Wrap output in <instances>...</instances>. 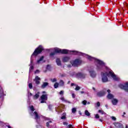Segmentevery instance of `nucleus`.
Here are the masks:
<instances>
[{"label":"nucleus","mask_w":128,"mask_h":128,"mask_svg":"<svg viewBox=\"0 0 128 128\" xmlns=\"http://www.w3.org/2000/svg\"><path fill=\"white\" fill-rule=\"evenodd\" d=\"M54 52H52L50 54V56H54L56 54H66L68 52H74V54H79L80 56H86V58L89 60H94L95 62H96V66L98 70H102V61L98 60L95 58L90 56L86 54H84L80 52H78L76 51H69L66 49H60L59 48H54Z\"/></svg>","instance_id":"nucleus-1"},{"label":"nucleus","mask_w":128,"mask_h":128,"mask_svg":"<svg viewBox=\"0 0 128 128\" xmlns=\"http://www.w3.org/2000/svg\"><path fill=\"white\" fill-rule=\"evenodd\" d=\"M34 117V120H36V122L40 124L42 120H48L46 123V126L48 128H54V123H53L52 121L50 119V118L44 117L41 115L40 114H38V112H34L33 113Z\"/></svg>","instance_id":"nucleus-2"},{"label":"nucleus","mask_w":128,"mask_h":128,"mask_svg":"<svg viewBox=\"0 0 128 128\" xmlns=\"http://www.w3.org/2000/svg\"><path fill=\"white\" fill-rule=\"evenodd\" d=\"M101 76L102 78V82H108V76L110 78V76H111V78H113V80H118L120 78L114 74V73L112 72V70H110L108 72H101Z\"/></svg>","instance_id":"nucleus-3"},{"label":"nucleus","mask_w":128,"mask_h":128,"mask_svg":"<svg viewBox=\"0 0 128 128\" xmlns=\"http://www.w3.org/2000/svg\"><path fill=\"white\" fill-rule=\"evenodd\" d=\"M44 50V48L42 46H39L36 49L34 53L32 54V56H31L30 58V70H34V66H32L33 60H32V56H36L38 54H40Z\"/></svg>","instance_id":"nucleus-4"},{"label":"nucleus","mask_w":128,"mask_h":128,"mask_svg":"<svg viewBox=\"0 0 128 128\" xmlns=\"http://www.w3.org/2000/svg\"><path fill=\"white\" fill-rule=\"evenodd\" d=\"M64 90H61L59 92V94H60V96H61L60 98V100H62V102H66L68 104H72V102H70L64 98Z\"/></svg>","instance_id":"nucleus-5"},{"label":"nucleus","mask_w":128,"mask_h":128,"mask_svg":"<svg viewBox=\"0 0 128 128\" xmlns=\"http://www.w3.org/2000/svg\"><path fill=\"white\" fill-rule=\"evenodd\" d=\"M70 64H72V66H80L82 64V60L80 59H76L74 61H71Z\"/></svg>","instance_id":"nucleus-6"},{"label":"nucleus","mask_w":128,"mask_h":128,"mask_svg":"<svg viewBox=\"0 0 128 128\" xmlns=\"http://www.w3.org/2000/svg\"><path fill=\"white\" fill-rule=\"evenodd\" d=\"M40 100L41 104H46V100H48V94H42L40 96Z\"/></svg>","instance_id":"nucleus-7"},{"label":"nucleus","mask_w":128,"mask_h":128,"mask_svg":"<svg viewBox=\"0 0 128 128\" xmlns=\"http://www.w3.org/2000/svg\"><path fill=\"white\" fill-rule=\"evenodd\" d=\"M119 88H120L124 90L126 92H128V82H126L125 85H124L122 84H120Z\"/></svg>","instance_id":"nucleus-8"},{"label":"nucleus","mask_w":128,"mask_h":128,"mask_svg":"<svg viewBox=\"0 0 128 128\" xmlns=\"http://www.w3.org/2000/svg\"><path fill=\"white\" fill-rule=\"evenodd\" d=\"M34 81L35 82L36 84H40V78L36 76L35 78L34 79Z\"/></svg>","instance_id":"nucleus-9"},{"label":"nucleus","mask_w":128,"mask_h":128,"mask_svg":"<svg viewBox=\"0 0 128 128\" xmlns=\"http://www.w3.org/2000/svg\"><path fill=\"white\" fill-rule=\"evenodd\" d=\"M106 94V93L104 91H100L97 92L96 96L99 98H102V96H104Z\"/></svg>","instance_id":"nucleus-10"},{"label":"nucleus","mask_w":128,"mask_h":128,"mask_svg":"<svg viewBox=\"0 0 128 128\" xmlns=\"http://www.w3.org/2000/svg\"><path fill=\"white\" fill-rule=\"evenodd\" d=\"M76 76L77 78H86V74L80 72L78 73Z\"/></svg>","instance_id":"nucleus-11"},{"label":"nucleus","mask_w":128,"mask_h":128,"mask_svg":"<svg viewBox=\"0 0 128 128\" xmlns=\"http://www.w3.org/2000/svg\"><path fill=\"white\" fill-rule=\"evenodd\" d=\"M89 72H90V76H92V78H96V72H94V70H89Z\"/></svg>","instance_id":"nucleus-12"},{"label":"nucleus","mask_w":128,"mask_h":128,"mask_svg":"<svg viewBox=\"0 0 128 128\" xmlns=\"http://www.w3.org/2000/svg\"><path fill=\"white\" fill-rule=\"evenodd\" d=\"M48 86V82H43L41 86V88H46Z\"/></svg>","instance_id":"nucleus-13"},{"label":"nucleus","mask_w":128,"mask_h":128,"mask_svg":"<svg viewBox=\"0 0 128 128\" xmlns=\"http://www.w3.org/2000/svg\"><path fill=\"white\" fill-rule=\"evenodd\" d=\"M124 4V8H122L123 10H128V4L126 3V2H124L123 3Z\"/></svg>","instance_id":"nucleus-14"},{"label":"nucleus","mask_w":128,"mask_h":128,"mask_svg":"<svg viewBox=\"0 0 128 128\" xmlns=\"http://www.w3.org/2000/svg\"><path fill=\"white\" fill-rule=\"evenodd\" d=\"M40 92H37L34 96H33V98L34 100H38V98H40Z\"/></svg>","instance_id":"nucleus-15"},{"label":"nucleus","mask_w":128,"mask_h":128,"mask_svg":"<svg viewBox=\"0 0 128 128\" xmlns=\"http://www.w3.org/2000/svg\"><path fill=\"white\" fill-rule=\"evenodd\" d=\"M62 60L64 62H68V60H70V57L64 56L62 58Z\"/></svg>","instance_id":"nucleus-16"},{"label":"nucleus","mask_w":128,"mask_h":128,"mask_svg":"<svg viewBox=\"0 0 128 128\" xmlns=\"http://www.w3.org/2000/svg\"><path fill=\"white\" fill-rule=\"evenodd\" d=\"M55 110L56 112H58V114H60V113L62 112V109H60V107L59 106L56 107L55 108Z\"/></svg>","instance_id":"nucleus-17"},{"label":"nucleus","mask_w":128,"mask_h":128,"mask_svg":"<svg viewBox=\"0 0 128 128\" xmlns=\"http://www.w3.org/2000/svg\"><path fill=\"white\" fill-rule=\"evenodd\" d=\"M115 126L116 128H122V124L120 123H116Z\"/></svg>","instance_id":"nucleus-18"},{"label":"nucleus","mask_w":128,"mask_h":128,"mask_svg":"<svg viewBox=\"0 0 128 128\" xmlns=\"http://www.w3.org/2000/svg\"><path fill=\"white\" fill-rule=\"evenodd\" d=\"M118 100L116 99H113L112 100V104L114 106H116V104H118Z\"/></svg>","instance_id":"nucleus-19"},{"label":"nucleus","mask_w":128,"mask_h":128,"mask_svg":"<svg viewBox=\"0 0 128 128\" xmlns=\"http://www.w3.org/2000/svg\"><path fill=\"white\" fill-rule=\"evenodd\" d=\"M56 62L58 66H61L62 62H60V58H57L56 60Z\"/></svg>","instance_id":"nucleus-20"},{"label":"nucleus","mask_w":128,"mask_h":128,"mask_svg":"<svg viewBox=\"0 0 128 128\" xmlns=\"http://www.w3.org/2000/svg\"><path fill=\"white\" fill-rule=\"evenodd\" d=\"M109 100H112V98H114V95L110 94H108L107 96Z\"/></svg>","instance_id":"nucleus-21"},{"label":"nucleus","mask_w":128,"mask_h":128,"mask_svg":"<svg viewBox=\"0 0 128 128\" xmlns=\"http://www.w3.org/2000/svg\"><path fill=\"white\" fill-rule=\"evenodd\" d=\"M59 84L60 86H64V80H60Z\"/></svg>","instance_id":"nucleus-22"},{"label":"nucleus","mask_w":128,"mask_h":128,"mask_svg":"<svg viewBox=\"0 0 128 128\" xmlns=\"http://www.w3.org/2000/svg\"><path fill=\"white\" fill-rule=\"evenodd\" d=\"M44 56H42L40 58V60H37V64H40V62L42 61V60H44Z\"/></svg>","instance_id":"nucleus-23"},{"label":"nucleus","mask_w":128,"mask_h":128,"mask_svg":"<svg viewBox=\"0 0 128 128\" xmlns=\"http://www.w3.org/2000/svg\"><path fill=\"white\" fill-rule=\"evenodd\" d=\"M0 94L1 95L0 98H2V96H6V94H4V90L2 89L0 90Z\"/></svg>","instance_id":"nucleus-24"},{"label":"nucleus","mask_w":128,"mask_h":128,"mask_svg":"<svg viewBox=\"0 0 128 128\" xmlns=\"http://www.w3.org/2000/svg\"><path fill=\"white\" fill-rule=\"evenodd\" d=\"M85 114L86 116H90V114L88 110H85Z\"/></svg>","instance_id":"nucleus-25"},{"label":"nucleus","mask_w":128,"mask_h":128,"mask_svg":"<svg viewBox=\"0 0 128 128\" xmlns=\"http://www.w3.org/2000/svg\"><path fill=\"white\" fill-rule=\"evenodd\" d=\"M58 84H59L58 83L56 82L54 84V88H58Z\"/></svg>","instance_id":"nucleus-26"},{"label":"nucleus","mask_w":128,"mask_h":128,"mask_svg":"<svg viewBox=\"0 0 128 128\" xmlns=\"http://www.w3.org/2000/svg\"><path fill=\"white\" fill-rule=\"evenodd\" d=\"M87 103L88 102L86 100H84L82 102V104H84V106H86Z\"/></svg>","instance_id":"nucleus-27"},{"label":"nucleus","mask_w":128,"mask_h":128,"mask_svg":"<svg viewBox=\"0 0 128 128\" xmlns=\"http://www.w3.org/2000/svg\"><path fill=\"white\" fill-rule=\"evenodd\" d=\"M98 112L101 114H104V112L102 110H99Z\"/></svg>","instance_id":"nucleus-28"},{"label":"nucleus","mask_w":128,"mask_h":128,"mask_svg":"<svg viewBox=\"0 0 128 128\" xmlns=\"http://www.w3.org/2000/svg\"><path fill=\"white\" fill-rule=\"evenodd\" d=\"M30 110L32 112H33L34 110V106H32L30 107Z\"/></svg>","instance_id":"nucleus-29"},{"label":"nucleus","mask_w":128,"mask_h":128,"mask_svg":"<svg viewBox=\"0 0 128 128\" xmlns=\"http://www.w3.org/2000/svg\"><path fill=\"white\" fill-rule=\"evenodd\" d=\"M76 112V108H72V114H74Z\"/></svg>","instance_id":"nucleus-30"},{"label":"nucleus","mask_w":128,"mask_h":128,"mask_svg":"<svg viewBox=\"0 0 128 128\" xmlns=\"http://www.w3.org/2000/svg\"><path fill=\"white\" fill-rule=\"evenodd\" d=\"M80 90V87L78 86V85L76 86V88H75V90Z\"/></svg>","instance_id":"nucleus-31"},{"label":"nucleus","mask_w":128,"mask_h":128,"mask_svg":"<svg viewBox=\"0 0 128 128\" xmlns=\"http://www.w3.org/2000/svg\"><path fill=\"white\" fill-rule=\"evenodd\" d=\"M50 80L52 82H56V78H54L53 79H51Z\"/></svg>","instance_id":"nucleus-32"},{"label":"nucleus","mask_w":128,"mask_h":128,"mask_svg":"<svg viewBox=\"0 0 128 128\" xmlns=\"http://www.w3.org/2000/svg\"><path fill=\"white\" fill-rule=\"evenodd\" d=\"M28 87L30 89L32 88V83L29 84Z\"/></svg>","instance_id":"nucleus-33"},{"label":"nucleus","mask_w":128,"mask_h":128,"mask_svg":"<svg viewBox=\"0 0 128 128\" xmlns=\"http://www.w3.org/2000/svg\"><path fill=\"white\" fill-rule=\"evenodd\" d=\"M111 118L112 120H116V117L112 116L111 117Z\"/></svg>","instance_id":"nucleus-34"},{"label":"nucleus","mask_w":128,"mask_h":128,"mask_svg":"<svg viewBox=\"0 0 128 128\" xmlns=\"http://www.w3.org/2000/svg\"><path fill=\"white\" fill-rule=\"evenodd\" d=\"M95 118H100V116L98 115V114H96L95 115Z\"/></svg>","instance_id":"nucleus-35"},{"label":"nucleus","mask_w":128,"mask_h":128,"mask_svg":"<svg viewBox=\"0 0 128 128\" xmlns=\"http://www.w3.org/2000/svg\"><path fill=\"white\" fill-rule=\"evenodd\" d=\"M66 116H62L61 117V120H66Z\"/></svg>","instance_id":"nucleus-36"},{"label":"nucleus","mask_w":128,"mask_h":128,"mask_svg":"<svg viewBox=\"0 0 128 128\" xmlns=\"http://www.w3.org/2000/svg\"><path fill=\"white\" fill-rule=\"evenodd\" d=\"M72 98H76V94L74 93L72 94Z\"/></svg>","instance_id":"nucleus-37"},{"label":"nucleus","mask_w":128,"mask_h":128,"mask_svg":"<svg viewBox=\"0 0 128 128\" xmlns=\"http://www.w3.org/2000/svg\"><path fill=\"white\" fill-rule=\"evenodd\" d=\"M68 128H72V124H69L68 126Z\"/></svg>","instance_id":"nucleus-38"},{"label":"nucleus","mask_w":128,"mask_h":128,"mask_svg":"<svg viewBox=\"0 0 128 128\" xmlns=\"http://www.w3.org/2000/svg\"><path fill=\"white\" fill-rule=\"evenodd\" d=\"M63 124L64 126H68V122H64Z\"/></svg>","instance_id":"nucleus-39"},{"label":"nucleus","mask_w":128,"mask_h":128,"mask_svg":"<svg viewBox=\"0 0 128 128\" xmlns=\"http://www.w3.org/2000/svg\"><path fill=\"white\" fill-rule=\"evenodd\" d=\"M76 86V84H75L74 83H72L71 86Z\"/></svg>","instance_id":"nucleus-40"},{"label":"nucleus","mask_w":128,"mask_h":128,"mask_svg":"<svg viewBox=\"0 0 128 128\" xmlns=\"http://www.w3.org/2000/svg\"><path fill=\"white\" fill-rule=\"evenodd\" d=\"M97 106H100V102H98L97 104Z\"/></svg>","instance_id":"nucleus-41"},{"label":"nucleus","mask_w":128,"mask_h":128,"mask_svg":"<svg viewBox=\"0 0 128 128\" xmlns=\"http://www.w3.org/2000/svg\"><path fill=\"white\" fill-rule=\"evenodd\" d=\"M38 72H40V70H36L35 72V74H38Z\"/></svg>","instance_id":"nucleus-42"},{"label":"nucleus","mask_w":128,"mask_h":128,"mask_svg":"<svg viewBox=\"0 0 128 128\" xmlns=\"http://www.w3.org/2000/svg\"><path fill=\"white\" fill-rule=\"evenodd\" d=\"M62 116H66V112H64L62 114Z\"/></svg>","instance_id":"nucleus-43"},{"label":"nucleus","mask_w":128,"mask_h":128,"mask_svg":"<svg viewBox=\"0 0 128 128\" xmlns=\"http://www.w3.org/2000/svg\"><path fill=\"white\" fill-rule=\"evenodd\" d=\"M107 92H108V94H110V90H107Z\"/></svg>","instance_id":"nucleus-44"},{"label":"nucleus","mask_w":128,"mask_h":128,"mask_svg":"<svg viewBox=\"0 0 128 128\" xmlns=\"http://www.w3.org/2000/svg\"><path fill=\"white\" fill-rule=\"evenodd\" d=\"M80 94H84V91H81V92H80Z\"/></svg>","instance_id":"nucleus-45"},{"label":"nucleus","mask_w":128,"mask_h":128,"mask_svg":"<svg viewBox=\"0 0 128 128\" xmlns=\"http://www.w3.org/2000/svg\"><path fill=\"white\" fill-rule=\"evenodd\" d=\"M50 65L49 64H48V65H47V68H50Z\"/></svg>","instance_id":"nucleus-46"},{"label":"nucleus","mask_w":128,"mask_h":128,"mask_svg":"<svg viewBox=\"0 0 128 128\" xmlns=\"http://www.w3.org/2000/svg\"><path fill=\"white\" fill-rule=\"evenodd\" d=\"M99 120H100V122H102V119H99Z\"/></svg>","instance_id":"nucleus-47"},{"label":"nucleus","mask_w":128,"mask_h":128,"mask_svg":"<svg viewBox=\"0 0 128 128\" xmlns=\"http://www.w3.org/2000/svg\"><path fill=\"white\" fill-rule=\"evenodd\" d=\"M92 90H96V88H92Z\"/></svg>","instance_id":"nucleus-48"},{"label":"nucleus","mask_w":128,"mask_h":128,"mask_svg":"<svg viewBox=\"0 0 128 128\" xmlns=\"http://www.w3.org/2000/svg\"><path fill=\"white\" fill-rule=\"evenodd\" d=\"M68 68H70L71 66L70 65H68Z\"/></svg>","instance_id":"nucleus-49"},{"label":"nucleus","mask_w":128,"mask_h":128,"mask_svg":"<svg viewBox=\"0 0 128 128\" xmlns=\"http://www.w3.org/2000/svg\"><path fill=\"white\" fill-rule=\"evenodd\" d=\"M30 96H32V93H30Z\"/></svg>","instance_id":"nucleus-50"},{"label":"nucleus","mask_w":128,"mask_h":128,"mask_svg":"<svg viewBox=\"0 0 128 128\" xmlns=\"http://www.w3.org/2000/svg\"><path fill=\"white\" fill-rule=\"evenodd\" d=\"M105 106H106V108H108V104H106V105Z\"/></svg>","instance_id":"nucleus-51"},{"label":"nucleus","mask_w":128,"mask_h":128,"mask_svg":"<svg viewBox=\"0 0 128 128\" xmlns=\"http://www.w3.org/2000/svg\"><path fill=\"white\" fill-rule=\"evenodd\" d=\"M42 94H46V92L44 91L42 92Z\"/></svg>","instance_id":"nucleus-52"},{"label":"nucleus","mask_w":128,"mask_h":128,"mask_svg":"<svg viewBox=\"0 0 128 128\" xmlns=\"http://www.w3.org/2000/svg\"><path fill=\"white\" fill-rule=\"evenodd\" d=\"M126 128H128V125H126Z\"/></svg>","instance_id":"nucleus-53"},{"label":"nucleus","mask_w":128,"mask_h":128,"mask_svg":"<svg viewBox=\"0 0 128 128\" xmlns=\"http://www.w3.org/2000/svg\"><path fill=\"white\" fill-rule=\"evenodd\" d=\"M70 81H68V84H70Z\"/></svg>","instance_id":"nucleus-54"},{"label":"nucleus","mask_w":128,"mask_h":128,"mask_svg":"<svg viewBox=\"0 0 128 128\" xmlns=\"http://www.w3.org/2000/svg\"><path fill=\"white\" fill-rule=\"evenodd\" d=\"M88 104H90V102H88Z\"/></svg>","instance_id":"nucleus-55"},{"label":"nucleus","mask_w":128,"mask_h":128,"mask_svg":"<svg viewBox=\"0 0 128 128\" xmlns=\"http://www.w3.org/2000/svg\"><path fill=\"white\" fill-rule=\"evenodd\" d=\"M124 114H126V112H124Z\"/></svg>","instance_id":"nucleus-56"},{"label":"nucleus","mask_w":128,"mask_h":128,"mask_svg":"<svg viewBox=\"0 0 128 128\" xmlns=\"http://www.w3.org/2000/svg\"><path fill=\"white\" fill-rule=\"evenodd\" d=\"M62 76H63V75H62Z\"/></svg>","instance_id":"nucleus-57"},{"label":"nucleus","mask_w":128,"mask_h":128,"mask_svg":"<svg viewBox=\"0 0 128 128\" xmlns=\"http://www.w3.org/2000/svg\"><path fill=\"white\" fill-rule=\"evenodd\" d=\"M122 116H124V115H122Z\"/></svg>","instance_id":"nucleus-58"}]
</instances>
